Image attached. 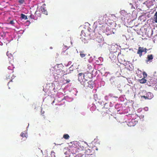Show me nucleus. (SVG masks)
Segmentation results:
<instances>
[{
    "instance_id": "nucleus-27",
    "label": "nucleus",
    "mask_w": 157,
    "mask_h": 157,
    "mask_svg": "<svg viewBox=\"0 0 157 157\" xmlns=\"http://www.w3.org/2000/svg\"><path fill=\"white\" fill-rule=\"evenodd\" d=\"M96 150H98V149H96Z\"/></svg>"
},
{
    "instance_id": "nucleus-15",
    "label": "nucleus",
    "mask_w": 157,
    "mask_h": 157,
    "mask_svg": "<svg viewBox=\"0 0 157 157\" xmlns=\"http://www.w3.org/2000/svg\"><path fill=\"white\" fill-rule=\"evenodd\" d=\"M96 41H98V43H100L101 42V41H102V40L101 39H98V38L96 39Z\"/></svg>"
},
{
    "instance_id": "nucleus-17",
    "label": "nucleus",
    "mask_w": 157,
    "mask_h": 157,
    "mask_svg": "<svg viewBox=\"0 0 157 157\" xmlns=\"http://www.w3.org/2000/svg\"><path fill=\"white\" fill-rule=\"evenodd\" d=\"M8 53V52L7 53L6 55H7V56H8L9 57L10 55L11 54H9Z\"/></svg>"
},
{
    "instance_id": "nucleus-10",
    "label": "nucleus",
    "mask_w": 157,
    "mask_h": 157,
    "mask_svg": "<svg viewBox=\"0 0 157 157\" xmlns=\"http://www.w3.org/2000/svg\"><path fill=\"white\" fill-rule=\"evenodd\" d=\"M146 80L142 78L140 80V82L141 83H144L146 82Z\"/></svg>"
},
{
    "instance_id": "nucleus-14",
    "label": "nucleus",
    "mask_w": 157,
    "mask_h": 157,
    "mask_svg": "<svg viewBox=\"0 0 157 157\" xmlns=\"http://www.w3.org/2000/svg\"><path fill=\"white\" fill-rule=\"evenodd\" d=\"M51 155L52 157H56L55 153L53 151H51Z\"/></svg>"
},
{
    "instance_id": "nucleus-13",
    "label": "nucleus",
    "mask_w": 157,
    "mask_h": 157,
    "mask_svg": "<svg viewBox=\"0 0 157 157\" xmlns=\"http://www.w3.org/2000/svg\"><path fill=\"white\" fill-rule=\"evenodd\" d=\"M25 0H18V2L20 4H22L25 2Z\"/></svg>"
},
{
    "instance_id": "nucleus-21",
    "label": "nucleus",
    "mask_w": 157,
    "mask_h": 157,
    "mask_svg": "<svg viewBox=\"0 0 157 157\" xmlns=\"http://www.w3.org/2000/svg\"><path fill=\"white\" fill-rule=\"evenodd\" d=\"M45 4H43V6H45Z\"/></svg>"
},
{
    "instance_id": "nucleus-26",
    "label": "nucleus",
    "mask_w": 157,
    "mask_h": 157,
    "mask_svg": "<svg viewBox=\"0 0 157 157\" xmlns=\"http://www.w3.org/2000/svg\"><path fill=\"white\" fill-rule=\"evenodd\" d=\"M41 152H42V150H41Z\"/></svg>"
},
{
    "instance_id": "nucleus-25",
    "label": "nucleus",
    "mask_w": 157,
    "mask_h": 157,
    "mask_svg": "<svg viewBox=\"0 0 157 157\" xmlns=\"http://www.w3.org/2000/svg\"><path fill=\"white\" fill-rule=\"evenodd\" d=\"M41 112L42 113H43V112H42V111H41Z\"/></svg>"
},
{
    "instance_id": "nucleus-2",
    "label": "nucleus",
    "mask_w": 157,
    "mask_h": 157,
    "mask_svg": "<svg viewBox=\"0 0 157 157\" xmlns=\"http://www.w3.org/2000/svg\"><path fill=\"white\" fill-rule=\"evenodd\" d=\"M153 58V56L152 55H149L147 56V59L146 60L147 63H151L152 61V60Z\"/></svg>"
},
{
    "instance_id": "nucleus-16",
    "label": "nucleus",
    "mask_w": 157,
    "mask_h": 157,
    "mask_svg": "<svg viewBox=\"0 0 157 157\" xmlns=\"http://www.w3.org/2000/svg\"><path fill=\"white\" fill-rule=\"evenodd\" d=\"M10 23L12 25H13L14 24V22L13 21L11 20L10 21Z\"/></svg>"
},
{
    "instance_id": "nucleus-19",
    "label": "nucleus",
    "mask_w": 157,
    "mask_h": 157,
    "mask_svg": "<svg viewBox=\"0 0 157 157\" xmlns=\"http://www.w3.org/2000/svg\"><path fill=\"white\" fill-rule=\"evenodd\" d=\"M146 97H147V95L146 96H143L142 97H143V98H144L145 99H147L146 98Z\"/></svg>"
},
{
    "instance_id": "nucleus-22",
    "label": "nucleus",
    "mask_w": 157,
    "mask_h": 157,
    "mask_svg": "<svg viewBox=\"0 0 157 157\" xmlns=\"http://www.w3.org/2000/svg\"><path fill=\"white\" fill-rule=\"evenodd\" d=\"M69 156H69H69H65V157H69Z\"/></svg>"
},
{
    "instance_id": "nucleus-6",
    "label": "nucleus",
    "mask_w": 157,
    "mask_h": 157,
    "mask_svg": "<svg viewBox=\"0 0 157 157\" xmlns=\"http://www.w3.org/2000/svg\"><path fill=\"white\" fill-rule=\"evenodd\" d=\"M21 136L22 137H27V135L26 134L25 132H22L21 134Z\"/></svg>"
},
{
    "instance_id": "nucleus-5",
    "label": "nucleus",
    "mask_w": 157,
    "mask_h": 157,
    "mask_svg": "<svg viewBox=\"0 0 157 157\" xmlns=\"http://www.w3.org/2000/svg\"><path fill=\"white\" fill-rule=\"evenodd\" d=\"M83 76V78L84 79V75L83 73H81L78 74V79L79 80H81V79H82V80H83L82 79V76Z\"/></svg>"
},
{
    "instance_id": "nucleus-3",
    "label": "nucleus",
    "mask_w": 157,
    "mask_h": 157,
    "mask_svg": "<svg viewBox=\"0 0 157 157\" xmlns=\"http://www.w3.org/2000/svg\"><path fill=\"white\" fill-rule=\"evenodd\" d=\"M153 95L151 93L149 92L147 94L146 98L147 99H150L153 97Z\"/></svg>"
},
{
    "instance_id": "nucleus-18",
    "label": "nucleus",
    "mask_w": 157,
    "mask_h": 157,
    "mask_svg": "<svg viewBox=\"0 0 157 157\" xmlns=\"http://www.w3.org/2000/svg\"><path fill=\"white\" fill-rule=\"evenodd\" d=\"M143 75H146V76H147V74L145 72H144L143 73Z\"/></svg>"
},
{
    "instance_id": "nucleus-9",
    "label": "nucleus",
    "mask_w": 157,
    "mask_h": 157,
    "mask_svg": "<svg viewBox=\"0 0 157 157\" xmlns=\"http://www.w3.org/2000/svg\"><path fill=\"white\" fill-rule=\"evenodd\" d=\"M63 137L65 139H68L70 137L68 134H65L63 136Z\"/></svg>"
},
{
    "instance_id": "nucleus-4",
    "label": "nucleus",
    "mask_w": 157,
    "mask_h": 157,
    "mask_svg": "<svg viewBox=\"0 0 157 157\" xmlns=\"http://www.w3.org/2000/svg\"><path fill=\"white\" fill-rule=\"evenodd\" d=\"M41 11L44 14L46 15L48 14V12L43 7L41 6Z\"/></svg>"
},
{
    "instance_id": "nucleus-24",
    "label": "nucleus",
    "mask_w": 157,
    "mask_h": 157,
    "mask_svg": "<svg viewBox=\"0 0 157 157\" xmlns=\"http://www.w3.org/2000/svg\"><path fill=\"white\" fill-rule=\"evenodd\" d=\"M41 112L42 113H43V112H42V111H41Z\"/></svg>"
},
{
    "instance_id": "nucleus-8",
    "label": "nucleus",
    "mask_w": 157,
    "mask_h": 157,
    "mask_svg": "<svg viewBox=\"0 0 157 157\" xmlns=\"http://www.w3.org/2000/svg\"><path fill=\"white\" fill-rule=\"evenodd\" d=\"M21 17L22 19H24L25 20H26L27 19V16L23 14H21Z\"/></svg>"
},
{
    "instance_id": "nucleus-23",
    "label": "nucleus",
    "mask_w": 157,
    "mask_h": 157,
    "mask_svg": "<svg viewBox=\"0 0 157 157\" xmlns=\"http://www.w3.org/2000/svg\"><path fill=\"white\" fill-rule=\"evenodd\" d=\"M67 153V152H65V154H67V153Z\"/></svg>"
},
{
    "instance_id": "nucleus-7",
    "label": "nucleus",
    "mask_w": 157,
    "mask_h": 157,
    "mask_svg": "<svg viewBox=\"0 0 157 157\" xmlns=\"http://www.w3.org/2000/svg\"><path fill=\"white\" fill-rule=\"evenodd\" d=\"M79 53H80V55L81 57L84 58L86 56V55L84 54H83V52H82V51H79Z\"/></svg>"
},
{
    "instance_id": "nucleus-11",
    "label": "nucleus",
    "mask_w": 157,
    "mask_h": 157,
    "mask_svg": "<svg viewBox=\"0 0 157 157\" xmlns=\"http://www.w3.org/2000/svg\"><path fill=\"white\" fill-rule=\"evenodd\" d=\"M154 16V21L155 23H157V12L155 13Z\"/></svg>"
},
{
    "instance_id": "nucleus-1",
    "label": "nucleus",
    "mask_w": 157,
    "mask_h": 157,
    "mask_svg": "<svg viewBox=\"0 0 157 157\" xmlns=\"http://www.w3.org/2000/svg\"><path fill=\"white\" fill-rule=\"evenodd\" d=\"M144 52L147 53V49L146 48L139 47L137 51V54H139V56L141 57L142 56V52Z\"/></svg>"
},
{
    "instance_id": "nucleus-20",
    "label": "nucleus",
    "mask_w": 157,
    "mask_h": 157,
    "mask_svg": "<svg viewBox=\"0 0 157 157\" xmlns=\"http://www.w3.org/2000/svg\"><path fill=\"white\" fill-rule=\"evenodd\" d=\"M130 5L131 6V8H132V3H130Z\"/></svg>"
},
{
    "instance_id": "nucleus-12",
    "label": "nucleus",
    "mask_w": 157,
    "mask_h": 157,
    "mask_svg": "<svg viewBox=\"0 0 157 157\" xmlns=\"http://www.w3.org/2000/svg\"><path fill=\"white\" fill-rule=\"evenodd\" d=\"M92 82V81H89L87 82L88 84V86L91 88H93V86L91 84Z\"/></svg>"
}]
</instances>
